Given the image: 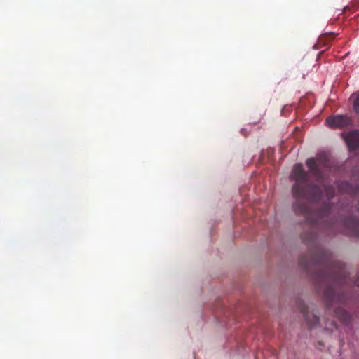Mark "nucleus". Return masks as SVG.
<instances>
[{
  "mask_svg": "<svg viewBox=\"0 0 359 359\" xmlns=\"http://www.w3.org/2000/svg\"><path fill=\"white\" fill-rule=\"evenodd\" d=\"M299 264L312 276L327 309L343 324L348 325L351 315L341 307L346 303V295L341 287L349 281L344 264L335 261L328 250L318 247L311 250L309 256H302Z\"/></svg>",
  "mask_w": 359,
  "mask_h": 359,
  "instance_id": "nucleus-1",
  "label": "nucleus"
},
{
  "mask_svg": "<svg viewBox=\"0 0 359 359\" xmlns=\"http://www.w3.org/2000/svg\"><path fill=\"white\" fill-rule=\"evenodd\" d=\"M290 180L294 181L292 187V194L296 201L293 204V210L297 215H304L309 220L312 215L309 203L319 202L323 196V190L320 186L309 183V173L304 170L302 163L293 166Z\"/></svg>",
  "mask_w": 359,
  "mask_h": 359,
  "instance_id": "nucleus-2",
  "label": "nucleus"
},
{
  "mask_svg": "<svg viewBox=\"0 0 359 359\" xmlns=\"http://www.w3.org/2000/svg\"><path fill=\"white\" fill-rule=\"evenodd\" d=\"M306 165L309 173L318 182L325 180L323 170H328L330 168V162L326 155H318L316 158H310L306 161Z\"/></svg>",
  "mask_w": 359,
  "mask_h": 359,
  "instance_id": "nucleus-3",
  "label": "nucleus"
},
{
  "mask_svg": "<svg viewBox=\"0 0 359 359\" xmlns=\"http://www.w3.org/2000/svg\"><path fill=\"white\" fill-rule=\"evenodd\" d=\"M326 124L331 128L343 129L353 125V119L347 115L330 116L326 118Z\"/></svg>",
  "mask_w": 359,
  "mask_h": 359,
  "instance_id": "nucleus-4",
  "label": "nucleus"
},
{
  "mask_svg": "<svg viewBox=\"0 0 359 359\" xmlns=\"http://www.w3.org/2000/svg\"><path fill=\"white\" fill-rule=\"evenodd\" d=\"M343 233L359 238V219L353 216H348L340 221Z\"/></svg>",
  "mask_w": 359,
  "mask_h": 359,
  "instance_id": "nucleus-5",
  "label": "nucleus"
},
{
  "mask_svg": "<svg viewBox=\"0 0 359 359\" xmlns=\"http://www.w3.org/2000/svg\"><path fill=\"white\" fill-rule=\"evenodd\" d=\"M344 140L350 151H354L359 147V131L354 130L344 135Z\"/></svg>",
  "mask_w": 359,
  "mask_h": 359,
  "instance_id": "nucleus-6",
  "label": "nucleus"
},
{
  "mask_svg": "<svg viewBox=\"0 0 359 359\" xmlns=\"http://www.w3.org/2000/svg\"><path fill=\"white\" fill-rule=\"evenodd\" d=\"M301 313L304 315L306 321L310 328L315 327L316 325L319 323L320 318L319 317L313 313H310L308 311V308L305 305H302L300 307Z\"/></svg>",
  "mask_w": 359,
  "mask_h": 359,
  "instance_id": "nucleus-7",
  "label": "nucleus"
},
{
  "mask_svg": "<svg viewBox=\"0 0 359 359\" xmlns=\"http://www.w3.org/2000/svg\"><path fill=\"white\" fill-rule=\"evenodd\" d=\"M331 210V204L330 202H325L323 203L322 208L318 210L316 212V223L320 222L321 220H324L325 219L327 220L328 216L330 215Z\"/></svg>",
  "mask_w": 359,
  "mask_h": 359,
  "instance_id": "nucleus-8",
  "label": "nucleus"
},
{
  "mask_svg": "<svg viewBox=\"0 0 359 359\" xmlns=\"http://www.w3.org/2000/svg\"><path fill=\"white\" fill-rule=\"evenodd\" d=\"M323 187L324 188L325 194L328 201L333 198L335 195V188L334 186L331 184H323Z\"/></svg>",
  "mask_w": 359,
  "mask_h": 359,
  "instance_id": "nucleus-9",
  "label": "nucleus"
},
{
  "mask_svg": "<svg viewBox=\"0 0 359 359\" xmlns=\"http://www.w3.org/2000/svg\"><path fill=\"white\" fill-rule=\"evenodd\" d=\"M325 328L328 330L333 331V330L337 329V325L334 320L327 322L325 325Z\"/></svg>",
  "mask_w": 359,
  "mask_h": 359,
  "instance_id": "nucleus-10",
  "label": "nucleus"
},
{
  "mask_svg": "<svg viewBox=\"0 0 359 359\" xmlns=\"http://www.w3.org/2000/svg\"><path fill=\"white\" fill-rule=\"evenodd\" d=\"M353 108L356 113L359 114V93L353 103Z\"/></svg>",
  "mask_w": 359,
  "mask_h": 359,
  "instance_id": "nucleus-11",
  "label": "nucleus"
},
{
  "mask_svg": "<svg viewBox=\"0 0 359 359\" xmlns=\"http://www.w3.org/2000/svg\"><path fill=\"white\" fill-rule=\"evenodd\" d=\"M338 223L339 222H329L328 223V226H329V228L331 229V230H334L336 226L338 225Z\"/></svg>",
  "mask_w": 359,
  "mask_h": 359,
  "instance_id": "nucleus-12",
  "label": "nucleus"
},
{
  "mask_svg": "<svg viewBox=\"0 0 359 359\" xmlns=\"http://www.w3.org/2000/svg\"><path fill=\"white\" fill-rule=\"evenodd\" d=\"M351 283L355 285L356 287H359V273H358V277L356 278L355 280H351Z\"/></svg>",
  "mask_w": 359,
  "mask_h": 359,
  "instance_id": "nucleus-13",
  "label": "nucleus"
},
{
  "mask_svg": "<svg viewBox=\"0 0 359 359\" xmlns=\"http://www.w3.org/2000/svg\"><path fill=\"white\" fill-rule=\"evenodd\" d=\"M334 34H331V38H332V39H334Z\"/></svg>",
  "mask_w": 359,
  "mask_h": 359,
  "instance_id": "nucleus-14",
  "label": "nucleus"
}]
</instances>
